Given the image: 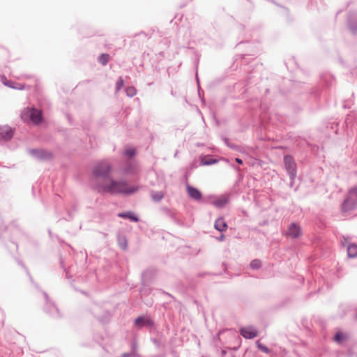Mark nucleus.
<instances>
[{
  "label": "nucleus",
  "mask_w": 357,
  "mask_h": 357,
  "mask_svg": "<svg viewBox=\"0 0 357 357\" xmlns=\"http://www.w3.org/2000/svg\"><path fill=\"white\" fill-rule=\"evenodd\" d=\"M95 189L100 193H109L112 195H130L136 192L139 187L130 185L123 179H114L112 177L107 178V180L95 185Z\"/></svg>",
  "instance_id": "f257e3e1"
},
{
  "label": "nucleus",
  "mask_w": 357,
  "mask_h": 357,
  "mask_svg": "<svg viewBox=\"0 0 357 357\" xmlns=\"http://www.w3.org/2000/svg\"><path fill=\"white\" fill-rule=\"evenodd\" d=\"M112 167L107 161L98 162L93 167V174L96 180L93 183V188L98 183H102L110 177Z\"/></svg>",
  "instance_id": "f03ea898"
},
{
  "label": "nucleus",
  "mask_w": 357,
  "mask_h": 357,
  "mask_svg": "<svg viewBox=\"0 0 357 357\" xmlns=\"http://www.w3.org/2000/svg\"><path fill=\"white\" fill-rule=\"evenodd\" d=\"M20 116L23 121H31L36 125L40 124L43 121V116L42 112L36 108L24 109L22 112Z\"/></svg>",
  "instance_id": "7ed1b4c3"
},
{
  "label": "nucleus",
  "mask_w": 357,
  "mask_h": 357,
  "mask_svg": "<svg viewBox=\"0 0 357 357\" xmlns=\"http://www.w3.org/2000/svg\"><path fill=\"white\" fill-rule=\"evenodd\" d=\"M43 294L45 297V305L43 306V311L45 313L54 319L61 318V314L57 306L50 298L48 294L46 292L43 291Z\"/></svg>",
  "instance_id": "20e7f679"
},
{
  "label": "nucleus",
  "mask_w": 357,
  "mask_h": 357,
  "mask_svg": "<svg viewBox=\"0 0 357 357\" xmlns=\"http://www.w3.org/2000/svg\"><path fill=\"white\" fill-rule=\"evenodd\" d=\"M357 206V188H351L348 195L342 204L343 211L354 210Z\"/></svg>",
  "instance_id": "39448f33"
},
{
  "label": "nucleus",
  "mask_w": 357,
  "mask_h": 357,
  "mask_svg": "<svg viewBox=\"0 0 357 357\" xmlns=\"http://www.w3.org/2000/svg\"><path fill=\"white\" fill-rule=\"evenodd\" d=\"M29 152L32 157L41 161L51 160L53 158L52 153L45 149H31Z\"/></svg>",
  "instance_id": "423d86ee"
},
{
  "label": "nucleus",
  "mask_w": 357,
  "mask_h": 357,
  "mask_svg": "<svg viewBox=\"0 0 357 357\" xmlns=\"http://www.w3.org/2000/svg\"><path fill=\"white\" fill-rule=\"evenodd\" d=\"M284 162L285 169L291 180V182L296 177V165L294 158L290 155H285L284 157Z\"/></svg>",
  "instance_id": "0eeeda50"
},
{
  "label": "nucleus",
  "mask_w": 357,
  "mask_h": 357,
  "mask_svg": "<svg viewBox=\"0 0 357 357\" xmlns=\"http://www.w3.org/2000/svg\"><path fill=\"white\" fill-rule=\"evenodd\" d=\"M60 266L63 270L66 273V277L68 279H71L73 275L75 273V266L73 264H70L68 261L63 257H60Z\"/></svg>",
  "instance_id": "6e6552de"
},
{
  "label": "nucleus",
  "mask_w": 357,
  "mask_h": 357,
  "mask_svg": "<svg viewBox=\"0 0 357 357\" xmlns=\"http://www.w3.org/2000/svg\"><path fill=\"white\" fill-rule=\"evenodd\" d=\"M15 129L8 126H0V139L7 142L11 139L14 135Z\"/></svg>",
  "instance_id": "1a4fd4ad"
},
{
  "label": "nucleus",
  "mask_w": 357,
  "mask_h": 357,
  "mask_svg": "<svg viewBox=\"0 0 357 357\" xmlns=\"http://www.w3.org/2000/svg\"><path fill=\"white\" fill-rule=\"evenodd\" d=\"M301 234V228L296 223L290 224L286 231V236L291 238H298Z\"/></svg>",
  "instance_id": "9d476101"
},
{
  "label": "nucleus",
  "mask_w": 357,
  "mask_h": 357,
  "mask_svg": "<svg viewBox=\"0 0 357 357\" xmlns=\"http://www.w3.org/2000/svg\"><path fill=\"white\" fill-rule=\"evenodd\" d=\"M240 333L246 339H252L258 335L257 330L252 326L241 328Z\"/></svg>",
  "instance_id": "9b49d317"
},
{
  "label": "nucleus",
  "mask_w": 357,
  "mask_h": 357,
  "mask_svg": "<svg viewBox=\"0 0 357 357\" xmlns=\"http://www.w3.org/2000/svg\"><path fill=\"white\" fill-rule=\"evenodd\" d=\"M186 191L189 197H190L192 199H194L197 202H200L202 200V194L197 188L190 185H187Z\"/></svg>",
  "instance_id": "f8f14e48"
},
{
  "label": "nucleus",
  "mask_w": 357,
  "mask_h": 357,
  "mask_svg": "<svg viewBox=\"0 0 357 357\" xmlns=\"http://www.w3.org/2000/svg\"><path fill=\"white\" fill-rule=\"evenodd\" d=\"M137 165L132 162H127L121 170V173L124 175H132L136 173Z\"/></svg>",
  "instance_id": "ddd939ff"
},
{
  "label": "nucleus",
  "mask_w": 357,
  "mask_h": 357,
  "mask_svg": "<svg viewBox=\"0 0 357 357\" xmlns=\"http://www.w3.org/2000/svg\"><path fill=\"white\" fill-rule=\"evenodd\" d=\"M1 79L3 84L9 88L18 90H22L24 89V84L8 79L5 76H3Z\"/></svg>",
  "instance_id": "4468645a"
},
{
  "label": "nucleus",
  "mask_w": 357,
  "mask_h": 357,
  "mask_svg": "<svg viewBox=\"0 0 357 357\" xmlns=\"http://www.w3.org/2000/svg\"><path fill=\"white\" fill-rule=\"evenodd\" d=\"M153 325V321L146 317H139L135 321V326L138 328H142L144 326H150Z\"/></svg>",
  "instance_id": "2eb2a0df"
},
{
  "label": "nucleus",
  "mask_w": 357,
  "mask_h": 357,
  "mask_svg": "<svg viewBox=\"0 0 357 357\" xmlns=\"http://www.w3.org/2000/svg\"><path fill=\"white\" fill-rule=\"evenodd\" d=\"M229 196L224 195L217 197L213 202V204L218 208H222L229 202Z\"/></svg>",
  "instance_id": "dca6fc26"
},
{
  "label": "nucleus",
  "mask_w": 357,
  "mask_h": 357,
  "mask_svg": "<svg viewBox=\"0 0 357 357\" xmlns=\"http://www.w3.org/2000/svg\"><path fill=\"white\" fill-rule=\"evenodd\" d=\"M349 27L352 32L357 31V13H354L349 18Z\"/></svg>",
  "instance_id": "f3484780"
},
{
  "label": "nucleus",
  "mask_w": 357,
  "mask_h": 357,
  "mask_svg": "<svg viewBox=\"0 0 357 357\" xmlns=\"http://www.w3.org/2000/svg\"><path fill=\"white\" fill-rule=\"evenodd\" d=\"M214 227L219 231H223L227 228V225L222 218L216 220Z\"/></svg>",
  "instance_id": "a211bd4d"
},
{
  "label": "nucleus",
  "mask_w": 357,
  "mask_h": 357,
  "mask_svg": "<svg viewBox=\"0 0 357 357\" xmlns=\"http://www.w3.org/2000/svg\"><path fill=\"white\" fill-rule=\"evenodd\" d=\"M118 216L120 218H128L133 222L139 221V218L136 215H135V214L132 212L130 211L119 213Z\"/></svg>",
  "instance_id": "6ab92c4d"
},
{
  "label": "nucleus",
  "mask_w": 357,
  "mask_h": 357,
  "mask_svg": "<svg viewBox=\"0 0 357 357\" xmlns=\"http://www.w3.org/2000/svg\"><path fill=\"white\" fill-rule=\"evenodd\" d=\"M348 257L350 258H354L357 257V245L350 244L347 247Z\"/></svg>",
  "instance_id": "aec40b11"
},
{
  "label": "nucleus",
  "mask_w": 357,
  "mask_h": 357,
  "mask_svg": "<svg viewBox=\"0 0 357 357\" xmlns=\"http://www.w3.org/2000/svg\"><path fill=\"white\" fill-rule=\"evenodd\" d=\"M117 241H118V244H119V247L122 250H126L127 248L128 242H127V238H126V236H121V235H118Z\"/></svg>",
  "instance_id": "412c9836"
},
{
  "label": "nucleus",
  "mask_w": 357,
  "mask_h": 357,
  "mask_svg": "<svg viewBox=\"0 0 357 357\" xmlns=\"http://www.w3.org/2000/svg\"><path fill=\"white\" fill-rule=\"evenodd\" d=\"M347 338V335L342 332H337L334 336V340L338 344H342Z\"/></svg>",
  "instance_id": "4be33fe9"
},
{
  "label": "nucleus",
  "mask_w": 357,
  "mask_h": 357,
  "mask_svg": "<svg viewBox=\"0 0 357 357\" xmlns=\"http://www.w3.org/2000/svg\"><path fill=\"white\" fill-rule=\"evenodd\" d=\"M109 60V55L108 54H101L98 57V61L102 66H106Z\"/></svg>",
  "instance_id": "5701e85b"
},
{
  "label": "nucleus",
  "mask_w": 357,
  "mask_h": 357,
  "mask_svg": "<svg viewBox=\"0 0 357 357\" xmlns=\"http://www.w3.org/2000/svg\"><path fill=\"white\" fill-rule=\"evenodd\" d=\"M163 196V193L160 191L151 192L152 199L155 202H160L162 199Z\"/></svg>",
  "instance_id": "b1692460"
},
{
  "label": "nucleus",
  "mask_w": 357,
  "mask_h": 357,
  "mask_svg": "<svg viewBox=\"0 0 357 357\" xmlns=\"http://www.w3.org/2000/svg\"><path fill=\"white\" fill-rule=\"evenodd\" d=\"M135 154H136V151L134 148H127L125 149V151L123 152V155L129 158L135 156Z\"/></svg>",
  "instance_id": "393cba45"
},
{
  "label": "nucleus",
  "mask_w": 357,
  "mask_h": 357,
  "mask_svg": "<svg viewBox=\"0 0 357 357\" xmlns=\"http://www.w3.org/2000/svg\"><path fill=\"white\" fill-rule=\"evenodd\" d=\"M218 162L216 159L213 158H202L201 163L202 165H211Z\"/></svg>",
  "instance_id": "a878e982"
},
{
  "label": "nucleus",
  "mask_w": 357,
  "mask_h": 357,
  "mask_svg": "<svg viewBox=\"0 0 357 357\" xmlns=\"http://www.w3.org/2000/svg\"><path fill=\"white\" fill-rule=\"evenodd\" d=\"M125 91L126 95L130 98L135 96L137 93L135 88L133 86H128L125 89Z\"/></svg>",
  "instance_id": "bb28decb"
},
{
  "label": "nucleus",
  "mask_w": 357,
  "mask_h": 357,
  "mask_svg": "<svg viewBox=\"0 0 357 357\" xmlns=\"http://www.w3.org/2000/svg\"><path fill=\"white\" fill-rule=\"evenodd\" d=\"M123 86V80L121 77H119L116 82L115 93H117Z\"/></svg>",
  "instance_id": "cd10ccee"
},
{
  "label": "nucleus",
  "mask_w": 357,
  "mask_h": 357,
  "mask_svg": "<svg viewBox=\"0 0 357 357\" xmlns=\"http://www.w3.org/2000/svg\"><path fill=\"white\" fill-rule=\"evenodd\" d=\"M261 263L259 259H254L250 263V267L252 269H258L261 267Z\"/></svg>",
  "instance_id": "c85d7f7f"
},
{
  "label": "nucleus",
  "mask_w": 357,
  "mask_h": 357,
  "mask_svg": "<svg viewBox=\"0 0 357 357\" xmlns=\"http://www.w3.org/2000/svg\"><path fill=\"white\" fill-rule=\"evenodd\" d=\"M257 347L259 349H260L261 351L268 354L271 352V350L266 346L263 345L262 344L259 343V342H257Z\"/></svg>",
  "instance_id": "c756f323"
},
{
  "label": "nucleus",
  "mask_w": 357,
  "mask_h": 357,
  "mask_svg": "<svg viewBox=\"0 0 357 357\" xmlns=\"http://www.w3.org/2000/svg\"><path fill=\"white\" fill-rule=\"evenodd\" d=\"M75 211H77V206L74 205L72 208V210L68 211V218H66L65 219L66 220H70L73 218V212Z\"/></svg>",
  "instance_id": "7c9ffc66"
},
{
  "label": "nucleus",
  "mask_w": 357,
  "mask_h": 357,
  "mask_svg": "<svg viewBox=\"0 0 357 357\" xmlns=\"http://www.w3.org/2000/svg\"><path fill=\"white\" fill-rule=\"evenodd\" d=\"M72 285H73V288H74V289H75V291H79L80 293H82V294H84V296H89V294H88L87 291H86V290H83V289H79L78 287H77V286H75V285H74V284H72Z\"/></svg>",
  "instance_id": "2f4dec72"
},
{
  "label": "nucleus",
  "mask_w": 357,
  "mask_h": 357,
  "mask_svg": "<svg viewBox=\"0 0 357 357\" xmlns=\"http://www.w3.org/2000/svg\"><path fill=\"white\" fill-rule=\"evenodd\" d=\"M18 264L24 268V269H25V270H26V271L27 275H28L29 276V278H30V280H31V282L32 283H33V284H34V282H33V278H32V277L30 275V273H29V272L28 269L26 268V266H24V264L20 261H18Z\"/></svg>",
  "instance_id": "473e14b6"
},
{
  "label": "nucleus",
  "mask_w": 357,
  "mask_h": 357,
  "mask_svg": "<svg viewBox=\"0 0 357 357\" xmlns=\"http://www.w3.org/2000/svg\"><path fill=\"white\" fill-rule=\"evenodd\" d=\"M129 354H131V357H140L137 353V351L135 349H132V351L129 353Z\"/></svg>",
  "instance_id": "72a5a7b5"
},
{
  "label": "nucleus",
  "mask_w": 357,
  "mask_h": 357,
  "mask_svg": "<svg viewBox=\"0 0 357 357\" xmlns=\"http://www.w3.org/2000/svg\"><path fill=\"white\" fill-rule=\"evenodd\" d=\"M78 281L82 280L84 283L87 284V275L85 276V279H84L82 277L79 276L77 278Z\"/></svg>",
  "instance_id": "f704fd0d"
},
{
  "label": "nucleus",
  "mask_w": 357,
  "mask_h": 357,
  "mask_svg": "<svg viewBox=\"0 0 357 357\" xmlns=\"http://www.w3.org/2000/svg\"><path fill=\"white\" fill-rule=\"evenodd\" d=\"M235 160L237 163H238L240 165L243 164V160L238 158H236Z\"/></svg>",
  "instance_id": "c9c22d12"
},
{
  "label": "nucleus",
  "mask_w": 357,
  "mask_h": 357,
  "mask_svg": "<svg viewBox=\"0 0 357 357\" xmlns=\"http://www.w3.org/2000/svg\"><path fill=\"white\" fill-rule=\"evenodd\" d=\"M48 233H49L50 236L51 238H52V233L51 229H48Z\"/></svg>",
  "instance_id": "e433bc0d"
},
{
  "label": "nucleus",
  "mask_w": 357,
  "mask_h": 357,
  "mask_svg": "<svg viewBox=\"0 0 357 357\" xmlns=\"http://www.w3.org/2000/svg\"><path fill=\"white\" fill-rule=\"evenodd\" d=\"M132 349L137 350V345H136L135 344H132Z\"/></svg>",
  "instance_id": "4c0bfd02"
},
{
  "label": "nucleus",
  "mask_w": 357,
  "mask_h": 357,
  "mask_svg": "<svg viewBox=\"0 0 357 357\" xmlns=\"http://www.w3.org/2000/svg\"><path fill=\"white\" fill-rule=\"evenodd\" d=\"M223 238H224V236H223V235H222V236L220 237L219 240H220V241H222V240H223Z\"/></svg>",
  "instance_id": "58836bf2"
},
{
  "label": "nucleus",
  "mask_w": 357,
  "mask_h": 357,
  "mask_svg": "<svg viewBox=\"0 0 357 357\" xmlns=\"http://www.w3.org/2000/svg\"><path fill=\"white\" fill-rule=\"evenodd\" d=\"M152 341L155 343V344H158L157 341L155 339H152Z\"/></svg>",
  "instance_id": "ea45409f"
},
{
  "label": "nucleus",
  "mask_w": 357,
  "mask_h": 357,
  "mask_svg": "<svg viewBox=\"0 0 357 357\" xmlns=\"http://www.w3.org/2000/svg\"><path fill=\"white\" fill-rule=\"evenodd\" d=\"M86 259H87V254L85 253V261H86Z\"/></svg>",
  "instance_id": "a19ab883"
}]
</instances>
